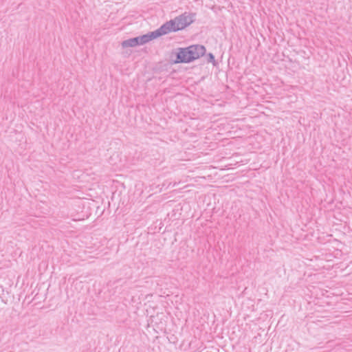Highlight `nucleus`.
Segmentation results:
<instances>
[{
	"label": "nucleus",
	"instance_id": "nucleus-1",
	"mask_svg": "<svg viewBox=\"0 0 352 352\" xmlns=\"http://www.w3.org/2000/svg\"><path fill=\"white\" fill-rule=\"evenodd\" d=\"M206 52L202 45H192L186 47H179L170 54L171 60L174 63H189L203 56Z\"/></svg>",
	"mask_w": 352,
	"mask_h": 352
},
{
	"label": "nucleus",
	"instance_id": "nucleus-2",
	"mask_svg": "<svg viewBox=\"0 0 352 352\" xmlns=\"http://www.w3.org/2000/svg\"><path fill=\"white\" fill-rule=\"evenodd\" d=\"M195 15V13L186 12L175 19L166 21L160 27L164 35L171 32L184 30L194 22Z\"/></svg>",
	"mask_w": 352,
	"mask_h": 352
},
{
	"label": "nucleus",
	"instance_id": "nucleus-3",
	"mask_svg": "<svg viewBox=\"0 0 352 352\" xmlns=\"http://www.w3.org/2000/svg\"><path fill=\"white\" fill-rule=\"evenodd\" d=\"M163 35H164V33L162 31L161 28H159L158 29H157L155 31L150 32L146 34H144V35H142L140 36H137V38L138 39V43L140 45L145 44V43L152 41L153 39L157 38Z\"/></svg>",
	"mask_w": 352,
	"mask_h": 352
},
{
	"label": "nucleus",
	"instance_id": "nucleus-4",
	"mask_svg": "<svg viewBox=\"0 0 352 352\" xmlns=\"http://www.w3.org/2000/svg\"><path fill=\"white\" fill-rule=\"evenodd\" d=\"M121 45L123 49H125L127 47H135L140 45V44L138 43V39L136 36L122 41Z\"/></svg>",
	"mask_w": 352,
	"mask_h": 352
},
{
	"label": "nucleus",
	"instance_id": "nucleus-5",
	"mask_svg": "<svg viewBox=\"0 0 352 352\" xmlns=\"http://www.w3.org/2000/svg\"><path fill=\"white\" fill-rule=\"evenodd\" d=\"M202 57L206 60V63H212L213 66H217V63L214 58V56L212 53H208L207 54H204Z\"/></svg>",
	"mask_w": 352,
	"mask_h": 352
},
{
	"label": "nucleus",
	"instance_id": "nucleus-6",
	"mask_svg": "<svg viewBox=\"0 0 352 352\" xmlns=\"http://www.w3.org/2000/svg\"><path fill=\"white\" fill-rule=\"evenodd\" d=\"M160 67H154V69H155V71H157V69H160Z\"/></svg>",
	"mask_w": 352,
	"mask_h": 352
},
{
	"label": "nucleus",
	"instance_id": "nucleus-7",
	"mask_svg": "<svg viewBox=\"0 0 352 352\" xmlns=\"http://www.w3.org/2000/svg\"><path fill=\"white\" fill-rule=\"evenodd\" d=\"M160 67H154V69H155V71H157V69H160Z\"/></svg>",
	"mask_w": 352,
	"mask_h": 352
},
{
	"label": "nucleus",
	"instance_id": "nucleus-8",
	"mask_svg": "<svg viewBox=\"0 0 352 352\" xmlns=\"http://www.w3.org/2000/svg\"><path fill=\"white\" fill-rule=\"evenodd\" d=\"M125 55L127 56L128 54H129L127 52H124Z\"/></svg>",
	"mask_w": 352,
	"mask_h": 352
}]
</instances>
